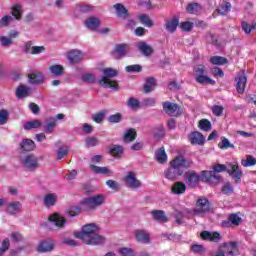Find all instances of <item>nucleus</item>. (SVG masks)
<instances>
[{
	"label": "nucleus",
	"instance_id": "nucleus-1",
	"mask_svg": "<svg viewBox=\"0 0 256 256\" xmlns=\"http://www.w3.org/2000/svg\"><path fill=\"white\" fill-rule=\"evenodd\" d=\"M99 227L95 224H86L82 227L81 232H75L76 239H81L86 245H103L105 238L97 234Z\"/></svg>",
	"mask_w": 256,
	"mask_h": 256
},
{
	"label": "nucleus",
	"instance_id": "nucleus-2",
	"mask_svg": "<svg viewBox=\"0 0 256 256\" xmlns=\"http://www.w3.org/2000/svg\"><path fill=\"white\" fill-rule=\"evenodd\" d=\"M213 171L214 172H204V179L207 182L213 181V179H219L215 175V173H221L223 171H227L229 175L235 179L236 183L241 182V175H243V172L239 170V165H237V162L229 163L227 166L223 164H217L213 166Z\"/></svg>",
	"mask_w": 256,
	"mask_h": 256
},
{
	"label": "nucleus",
	"instance_id": "nucleus-3",
	"mask_svg": "<svg viewBox=\"0 0 256 256\" xmlns=\"http://www.w3.org/2000/svg\"><path fill=\"white\" fill-rule=\"evenodd\" d=\"M103 77L98 81L101 87H106L107 89H113L114 91L119 90V83L117 80H111L113 77L119 75V71L113 68H106L103 70Z\"/></svg>",
	"mask_w": 256,
	"mask_h": 256
},
{
	"label": "nucleus",
	"instance_id": "nucleus-4",
	"mask_svg": "<svg viewBox=\"0 0 256 256\" xmlns=\"http://www.w3.org/2000/svg\"><path fill=\"white\" fill-rule=\"evenodd\" d=\"M23 15V6L21 4H15L12 6V16L5 15L0 19V27H9L13 21H21Z\"/></svg>",
	"mask_w": 256,
	"mask_h": 256
},
{
	"label": "nucleus",
	"instance_id": "nucleus-5",
	"mask_svg": "<svg viewBox=\"0 0 256 256\" xmlns=\"http://www.w3.org/2000/svg\"><path fill=\"white\" fill-rule=\"evenodd\" d=\"M103 203H105V196H103L102 194H98L82 199L80 205H82L85 211H95V209H97V207H100V205H103Z\"/></svg>",
	"mask_w": 256,
	"mask_h": 256
},
{
	"label": "nucleus",
	"instance_id": "nucleus-6",
	"mask_svg": "<svg viewBox=\"0 0 256 256\" xmlns=\"http://www.w3.org/2000/svg\"><path fill=\"white\" fill-rule=\"evenodd\" d=\"M194 77L200 85H215V80L207 76V70L201 64L194 67Z\"/></svg>",
	"mask_w": 256,
	"mask_h": 256
},
{
	"label": "nucleus",
	"instance_id": "nucleus-7",
	"mask_svg": "<svg viewBox=\"0 0 256 256\" xmlns=\"http://www.w3.org/2000/svg\"><path fill=\"white\" fill-rule=\"evenodd\" d=\"M211 209V204L207 198L200 197L196 202V207L190 212L191 215L196 217H205L206 213H209Z\"/></svg>",
	"mask_w": 256,
	"mask_h": 256
},
{
	"label": "nucleus",
	"instance_id": "nucleus-8",
	"mask_svg": "<svg viewBox=\"0 0 256 256\" xmlns=\"http://www.w3.org/2000/svg\"><path fill=\"white\" fill-rule=\"evenodd\" d=\"M235 249H237V242L224 243L217 250L211 252V256H233Z\"/></svg>",
	"mask_w": 256,
	"mask_h": 256
},
{
	"label": "nucleus",
	"instance_id": "nucleus-9",
	"mask_svg": "<svg viewBox=\"0 0 256 256\" xmlns=\"http://www.w3.org/2000/svg\"><path fill=\"white\" fill-rule=\"evenodd\" d=\"M163 110L165 113H167V115H170L171 117H181V115H183V108L173 102H164Z\"/></svg>",
	"mask_w": 256,
	"mask_h": 256
},
{
	"label": "nucleus",
	"instance_id": "nucleus-10",
	"mask_svg": "<svg viewBox=\"0 0 256 256\" xmlns=\"http://www.w3.org/2000/svg\"><path fill=\"white\" fill-rule=\"evenodd\" d=\"M170 165L172 168L176 169V171H183L181 167H183L184 169H189V167L193 165V162L188 161L183 156H178L170 162Z\"/></svg>",
	"mask_w": 256,
	"mask_h": 256
},
{
	"label": "nucleus",
	"instance_id": "nucleus-11",
	"mask_svg": "<svg viewBox=\"0 0 256 256\" xmlns=\"http://www.w3.org/2000/svg\"><path fill=\"white\" fill-rule=\"evenodd\" d=\"M22 165L28 171H35V169L39 168V159L33 154L27 155L23 159Z\"/></svg>",
	"mask_w": 256,
	"mask_h": 256
},
{
	"label": "nucleus",
	"instance_id": "nucleus-12",
	"mask_svg": "<svg viewBox=\"0 0 256 256\" xmlns=\"http://www.w3.org/2000/svg\"><path fill=\"white\" fill-rule=\"evenodd\" d=\"M137 243H142L143 245H149L151 243V234L145 229H136L133 232Z\"/></svg>",
	"mask_w": 256,
	"mask_h": 256
},
{
	"label": "nucleus",
	"instance_id": "nucleus-13",
	"mask_svg": "<svg viewBox=\"0 0 256 256\" xmlns=\"http://www.w3.org/2000/svg\"><path fill=\"white\" fill-rule=\"evenodd\" d=\"M129 53V44H117L111 51L113 59H123Z\"/></svg>",
	"mask_w": 256,
	"mask_h": 256
},
{
	"label": "nucleus",
	"instance_id": "nucleus-14",
	"mask_svg": "<svg viewBox=\"0 0 256 256\" xmlns=\"http://www.w3.org/2000/svg\"><path fill=\"white\" fill-rule=\"evenodd\" d=\"M113 9L115 10V15L118 19H122L123 21H127L131 17V13L125 5L122 3H116L113 5Z\"/></svg>",
	"mask_w": 256,
	"mask_h": 256
},
{
	"label": "nucleus",
	"instance_id": "nucleus-15",
	"mask_svg": "<svg viewBox=\"0 0 256 256\" xmlns=\"http://www.w3.org/2000/svg\"><path fill=\"white\" fill-rule=\"evenodd\" d=\"M236 91L238 93H245V87H247V74H245V70H241L236 78Z\"/></svg>",
	"mask_w": 256,
	"mask_h": 256
},
{
	"label": "nucleus",
	"instance_id": "nucleus-16",
	"mask_svg": "<svg viewBox=\"0 0 256 256\" xmlns=\"http://www.w3.org/2000/svg\"><path fill=\"white\" fill-rule=\"evenodd\" d=\"M124 183L126 187H129L130 189H139V187H141V181L137 179L135 173L131 171L124 177Z\"/></svg>",
	"mask_w": 256,
	"mask_h": 256
},
{
	"label": "nucleus",
	"instance_id": "nucleus-17",
	"mask_svg": "<svg viewBox=\"0 0 256 256\" xmlns=\"http://www.w3.org/2000/svg\"><path fill=\"white\" fill-rule=\"evenodd\" d=\"M184 179H186V183L189 187H195V185L199 183V174L193 170H190L185 172Z\"/></svg>",
	"mask_w": 256,
	"mask_h": 256
},
{
	"label": "nucleus",
	"instance_id": "nucleus-18",
	"mask_svg": "<svg viewBox=\"0 0 256 256\" xmlns=\"http://www.w3.org/2000/svg\"><path fill=\"white\" fill-rule=\"evenodd\" d=\"M200 237L204 241H210L212 243H219V240L221 239V234L219 232L203 231V232H201Z\"/></svg>",
	"mask_w": 256,
	"mask_h": 256
},
{
	"label": "nucleus",
	"instance_id": "nucleus-19",
	"mask_svg": "<svg viewBox=\"0 0 256 256\" xmlns=\"http://www.w3.org/2000/svg\"><path fill=\"white\" fill-rule=\"evenodd\" d=\"M188 139L191 145H203L205 143V136L201 132H191Z\"/></svg>",
	"mask_w": 256,
	"mask_h": 256
},
{
	"label": "nucleus",
	"instance_id": "nucleus-20",
	"mask_svg": "<svg viewBox=\"0 0 256 256\" xmlns=\"http://www.w3.org/2000/svg\"><path fill=\"white\" fill-rule=\"evenodd\" d=\"M22 207H23V204H21V202L14 201L6 205L5 211L8 213V215H17V213L21 211Z\"/></svg>",
	"mask_w": 256,
	"mask_h": 256
},
{
	"label": "nucleus",
	"instance_id": "nucleus-21",
	"mask_svg": "<svg viewBox=\"0 0 256 256\" xmlns=\"http://www.w3.org/2000/svg\"><path fill=\"white\" fill-rule=\"evenodd\" d=\"M156 87H157V79L153 77H148L145 79V83L143 85V93L149 94L152 91H155Z\"/></svg>",
	"mask_w": 256,
	"mask_h": 256
},
{
	"label": "nucleus",
	"instance_id": "nucleus-22",
	"mask_svg": "<svg viewBox=\"0 0 256 256\" xmlns=\"http://www.w3.org/2000/svg\"><path fill=\"white\" fill-rule=\"evenodd\" d=\"M29 83L32 85H41L43 81H45V76H43V73L39 71H34L31 74H28Z\"/></svg>",
	"mask_w": 256,
	"mask_h": 256
},
{
	"label": "nucleus",
	"instance_id": "nucleus-23",
	"mask_svg": "<svg viewBox=\"0 0 256 256\" xmlns=\"http://www.w3.org/2000/svg\"><path fill=\"white\" fill-rule=\"evenodd\" d=\"M53 249H55V243L51 240H44L37 247L38 253H47Z\"/></svg>",
	"mask_w": 256,
	"mask_h": 256
},
{
	"label": "nucleus",
	"instance_id": "nucleus-24",
	"mask_svg": "<svg viewBox=\"0 0 256 256\" xmlns=\"http://www.w3.org/2000/svg\"><path fill=\"white\" fill-rule=\"evenodd\" d=\"M137 49L140 51L142 55L145 57H149L150 55H153V48L151 46L147 45V43L141 41L136 44Z\"/></svg>",
	"mask_w": 256,
	"mask_h": 256
},
{
	"label": "nucleus",
	"instance_id": "nucleus-25",
	"mask_svg": "<svg viewBox=\"0 0 256 256\" xmlns=\"http://www.w3.org/2000/svg\"><path fill=\"white\" fill-rule=\"evenodd\" d=\"M124 151L125 149L121 145L113 144L109 147V155L115 159H119Z\"/></svg>",
	"mask_w": 256,
	"mask_h": 256
},
{
	"label": "nucleus",
	"instance_id": "nucleus-26",
	"mask_svg": "<svg viewBox=\"0 0 256 256\" xmlns=\"http://www.w3.org/2000/svg\"><path fill=\"white\" fill-rule=\"evenodd\" d=\"M101 25V20L98 17H89L85 21V27L90 31H95Z\"/></svg>",
	"mask_w": 256,
	"mask_h": 256
},
{
	"label": "nucleus",
	"instance_id": "nucleus-27",
	"mask_svg": "<svg viewBox=\"0 0 256 256\" xmlns=\"http://www.w3.org/2000/svg\"><path fill=\"white\" fill-rule=\"evenodd\" d=\"M35 142L31 139H24L20 143V149L24 152L34 151L35 150Z\"/></svg>",
	"mask_w": 256,
	"mask_h": 256
},
{
	"label": "nucleus",
	"instance_id": "nucleus-28",
	"mask_svg": "<svg viewBox=\"0 0 256 256\" xmlns=\"http://www.w3.org/2000/svg\"><path fill=\"white\" fill-rule=\"evenodd\" d=\"M67 57L70 63H79V61L83 59V53L78 50H71L70 52H68Z\"/></svg>",
	"mask_w": 256,
	"mask_h": 256
},
{
	"label": "nucleus",
	"instance_id": "nucleus-29",
	"mask_svg": "<svg viewBox=\"0 0 256 256\" xmlns=\"http://www.w3.org/2000/svg\"><path fill=\"white\" fill-rule=\"evenodd\" d=\"M123 139L124 143H133V141L137 139V131L135 130V128H129L128 130H126Z\"/></svg>",
	"mask_w": 256,
	"mask_h": 256
},
{
	"label": "nucleus",
	"instance_id": "nucleus-30",
	"mask_svg": "<svg viewBox=\"0 0 256 256\" xmlns=\"http://www.w3.org/2000/svg\"><path fill=\"white\" fill-rule=\"evenodd\" d=\"M30 93H31V88L25 85H20L16 89V97H18V99L29 97Z\"/></svg>",
	"mask_w": 256,
	"mask_h": 256
},
{
	"label": "nucleus",
	"instance_id": "nucleus-31",
	"mask_svg": "<svg viewBox=\"0 0 256 256\" xmlns=\"http://www.w3.org/2000/svg\"><path fill=\"white\" fill-rule=\"evenodd\" d=\"M18 35V33H12L10 34V37L1 36L0 45H2V47H11V45H13V39L17 38Z\"/></svg>",
	"mask_w": 256,
	"mask_h": 256
},
{
	"label": "nucleus",
	"instance_id": "nucleus-32",
	"mask_svg": "<svg viewBox=\"0 0 256 256\" xmlns=\"http://www.w3.org/2000/svg\"><path fill=\"white\" fill-rule=\"evenodd\" d=\"M48 219L52 223H55L56 227H63L67 223V220L57 213L50 215Z\"/></svg>",
	"mask_w": 256,
	"mask_h": 256
},
{
	"label": "nucleus",
	"instance_id": "nucleus-33",
	"mask_svg": "<svg viewBox=\"0 0 256 256\" xmlns=\"http://www.w3.org/2000/svg\"><path fill=\"white\" fill-rule=\"evenodd\" d=\"M181 175H183V170H177L175 168H170L165 173L166 179L170 181H175V179L181 177Z\"/></svg>",
	"mask_w": 256,
	"mask_h": 256
},
{
	"label": "nucleus",
	"instance_id": "nucleus-34",
	"mask_svg": "<svg viewBox=\"0 0 256 256\" xmlns=\"http://www.w3.org/2000/svg\"><path fill=\"white\" fill-rule=\"evenodd\" d=\"M177 27H179V19L177 17L166 21V29L170 33H174V31H177Z\"/></svg>",
	"mask_w": 256,
	"mask_h": 256
},
{
	"label": "nucleus",
	"instance_id": "nucleus-35",
	"mask_svg": "<svg viewBox=\"0 0 256 256\" xmlns=\"http://www.w3.org/2000/svg\"><path fill=\"white\" fill-rule=\"evenodd\" d=\"M49 71L55 77H61V75H63V73H65V68L63 67V65L54 64V65L49 66Z\"/></svg>",
	"mask_w": 256,
	"mask_h": 256
},
{
	"label": "nucleus",
	"instance_id": "nucleus-36",
	"mask_svg": "<svg viewBox=\"0 0 256 256\" xmlns=\"http://www.w3.org/2000/svg\"><path fill=\"white\" fill-rule=\"evenodd\" d=\"M185 191H187V185H185L183 182H176L172 187V192L175 195H183Z\"/></svg>",
	"mask_w": 256,
	"mask_h": 256
},
{
	"label": "nucleus",
	"instance_id": "nucleus-37",
	"mask_svg": "<svg viewBox=\"0 0 256 256\" xmlns=\"http://www.w3.org/2000/svg\"><path fill=\"white\" fill-rule=\"evenodd\" d=\"M90 169L97 175H111V170L107 167H99L95 166V164H90Z\"/></svg>",
	"mask_w": 256,
	"mask_h": 256
},
{
	"label": "nucleus",
	"instance_id": "nucleus-38",
	"mask_svg": "<svg viewBox=\"0 0 256 256\" xmlns=\"http://www.w3.org/2000/svg\"><path fill=\"white\" fill-rule=\"evenodd\" d=\"M202 9L201 4L193 2L188 4L186 11L190 13V15H197V13H199Z\"/></svg>",
	"mask_w": 256,
	"mask_h": 256
},
{
	"label": "nucleus",
	"instance_id": "nucleus-39",
	"mask_svg": "<svg viewBox=\"0 0 256 256\" xmlns=\"http://www.w3.org/2000/svg\"><path fill=\"white\" fill-rule=\"evenodd\" d=\"M217 11L220 15H227L231 11V4L227 1H222Z\"/></svg>",
	"mask_w": 256,
	"mask_h": 256
},
{
	"label": "nucleus",
	"instance_id": "nucleus-40",
	"mask_svg": "<svg viewBox=\"0 0 256 256\" xmlns=\"http://www.w3.org/2000/svg\"><path fill=\"white\" fill-rule=\"evenodd\" d=\"M57 203V195L55 194H47L44 197V205L46 207H53Z\"/></svg>",
	"mask_w": 256,
	"mask_h": 256
},
{
	"label": "nucleus",
	"instance_id": "nucleus-41",
	"mask_svg": "<svg viewBox=\"0 0 256 256\" xmlns=\"http://www.w3.org/2000/svg\"><path fill=\"white\" fill-rule=\"evenodd\" d=\"M43 124L40 122V120H34V121H28L24 124V129L26 131H31V129H39Z\"/></svg>",
	"mask_w": 256,
	"mask_h": 256
},
{
	"label": "nucleus",
	"instance_id": "nucleus-42",
	"mask_svg": "<svg viewBox=\"0 0 256 256\" xmlns=\"http://www.w3.org/2000/svg\"><path fill=\"white\" fill-rule=\"evenodd\" d=\"M138 19L144 27H153V20H151L149 15L141 14V15L138 16Z\"/></svg>",
	"mask_w": 256,
	"mask_h": 256
},
{
	"label": "nucleus",
	"instance_id": "nucleus-43",
	"mask_svg": "<svg viewBox=\"0 0 256 256\" xmlns=\"http://www.w3.org/2000/svg\"><path fill=\"white\" fill-rule=\"evenodd\" d=\"M241 165L243 167H253L256 165V158L251 155H247L245 159H242Z\"/></svg>",
	"mask_w": 256,
	"mask_h": 256
},
{
	"label": "nucleus",
	"instance_id": "nucleus-44",
	"mask_svg": "<svg viewBox=\"0 0 256 256\" xmlns=\"http://www.w3.org/2000/svg\"><path fill=\"white\" fill-rule=\"evenodd\" d=\"M141 71H143V66L139 64L128 65L125 67L126 73H141Z\"/></svg>",
	"mask_w": 256,
	"mask_h": 256
},
{
	"label": "nucleus",
	"instance_id": "nucleus-45",
	"mask_svg": "<svg viewBox=\"0 0 256 256\" xmlns=\"http://www.w3.org/2000/svg\"><path fill=\"white\" fill-rule=\"evenodd\" d=\"M127 106L135 111L141 107V103L139 102V99L130 97L127 101Z\"/></svg>",
	"mask_w": 256,
	"mask_h": 256
},
{
	"label": "nucleus",
	"instance_id": "nucleus-46",
	"mask_svg": "<svg viewBox=\"0 0 256 256\" xmlns=\"http://www.w3.org/2000/svg\"><path fill=\"white\" fill-rule=\"evenodd\" d=\"M9 247H11V242L9 238H5L1 243L0 256L5 255V253L9 251Z\"/></svg>",
	"mask_w": 256,
	"mask_h": 256
},
{
	"label": "nucleus",
	"instance_id": "nucleus-47",
	"mask_svg": "<svg viewBox=\"0 0 256 256\" xmlns=\"http://www.w3.org/2000/svg\"><path fill=\"white\" fill-rule=\"evenodd\" d=\"M198 127L201 131H211V121L208 119H202L199 121Z\"/></svg>",
	"mask_w": 256,
	"mask_h": 256
},
{
	"label": "nucleus",
	"instance_id": "nucleus-48",
	"mask_svg": "<svg viewBox=\"0 0 256 256\" xmlns=\"http://www.w3.org/2000/svg\"><path fill=\"white\" fill-rule=\"evenodd\" d=\"M227 61V58L221 56H213L210 58V63H212V65H225Z\"/></svg>",
	"mask_w": 256,
	"mask_h": 256
},
{
	"label": "nucleus",
	"instance_id": "nucleus-49",
	"mask_svg": "<svg viewBox=\"0 0 256 256\" xmlns=\"http://www.w3.org/2000/svg\"><path fill=\"white\" fill-rule=\"evenodd\" d=\"M219 147L221 149H235V145H233L229 139L222 137L221 142L219 143Z\"/></svg>",
	"mask_w": 256,
	"mask_h": 256
},
{
	"label": "nucleus",
	"instance_id": "nucleus-50",
	"mask_svg": "<svg viewBox=\"0 0 256 256\" xmlns=\"http://www.w3.org/2000/svg\"><path fill=\"white\" fill-rule=\"evenodd\" d=\"M228 221H230V223L232 225H235L237 227V226H239L241 221H243V219L241 218V216L239 214H230L228 217Z\"/></svg>",
	"mask_w": 256,
	"mask_h": 256
},
{
	"label": "nucleus",
	"instance_id": "nucleus-51",
	"mask_svg": "<svg viewBox=\"0 0 256 256\" xmlns=\"http://www.w3.org/2000/svg\"><path fill=\"white\" fill-rule=\"evenodd\" d=\"M7 121H9V111L6 109L0 110V125H7Z\"/></svg>",
	"mask_w": 256,
	"mask_h": 256
},
{
	"label": "nucleus",
	"instance_id": "nucleus-52",
	"mask_svg": "<svg viewBox=\"0 0 256 256\" xmlns=\"http://www.w3.org/2000/svg\"><path fill=\"white\" fill-rule=\"evenodd\" d=\"M55 127H57V122L55 121V119H53L52 121L48 122L46 124V126H44V131L48 135H51V133H53V130L55 129Z\"/></svg>",
	"mask_w": 256,
	"mask_h": 256
},
{
	"label": "nucleus",
	"instance_id": "nucleus-53",
	"mask_svg": "<svg viewBox=\"0 0 256 256\" xmlns=\"http://www.w3.org/2000/svg\"><path fill=\"white\" fill-rule=\"evenodd\" d=\"M109 123H121L123 121V114L122 113H116L114 115H110L108 117Z\"/></svg>",
	"mask_w": 256,
	"mask_h": 256
},
{
	"label": "nucleus",
	"instance_id": "nucleus-54",
	"mask_svg": "<svg viewBox=\"0 0 256 256\" xmlns=\"http://www.w3.org/2000/svg\"><path fill=\"white\" fill-rule=\"evenodd\" d=\"M11 240L13 241V243H21L25 241V237H23V234H21L20 232H12Z\"/></svg>",
	"mask_w": 256,
	"mask_h": 256
},
{
	"label": "nucleus",
	"instance_id": "nucleus-55",
	"mask_svg": "<svg viewBox=\"0 0 256 256\" xmlns=\"http://www.w3.org/2000/svg\"><path fill=\"white\" fill-rule=\"evenodd\" d=\"M242 30L246 33H251V31H256V24H249L247 22H242Z\"/></svg>",
	"mask_w": 256,
	"mask_h": 256
},
{
	"label": "nucleus",
	"instance_id": "nucleus-56",
	"mask_svg": "<svg viewBox=\"0 0 256 256\" xmlns=\"http://www.w3.org/2000/svg\"><path fill=\"white\" fill-rule=\"evenodd\" d=\"M67 153H69V148H67V146L60 147L57 150L58 161H61V159H63V157H65V155H67Z\"/></svg>",
	"mask_w": 256,
	"mask_h": 256
},
{
	"label": "nucleus",
	"instance_id": "nucleus-57",
	"mask_svg": "<svg viewBox=\"0 0 256 256\" xmlns=\"http://www.w3.org/2000/svg\"><path fill=\"white\" fill-rule=\"evenodd\" d=\"M223 109L224 108L221 105H214L212 106L211 111L216 117H221V115H223Z\"/></svg>",
	"mask_w": 256,
	"mask_h": 256
},
{
	"label": "nucleus",
	"instance_id": "nucleus-58",
	"mask_svg": "<svg viewBox=\"0 0 256 256\" xmlns=\"http://www.w3.org/2000/svg\"><path fill=\"white\" fill-rule=\"evenodd\" d=\"M193 23L190 21L181 22L179 24V27L182 29V31L189 32L191 29H193Z\"/></svg>",
	"mask_w": 256,
	"mask_h": 256
},
{
	"label": "nucleus",
	"instance_id": "nucleus-59",
	"mask_svg": "<svg viewBox=\"0 0 256 256\" xmlns=\"http://www.w3.org/2000/svg\"><path fill=\"white\" fill-rule=\"evenodd\" d=\"M222 193L224 195H231V193H233V186L231 185V183L226 182L224 184V186L222 187Z\"/></svg>",
	"mask_w": 256,
	"mask_h": 256
},
{
	"label": "nucleus",
	"instance_id": "nucleus-60",
	"mask_svg": "<svg viewBox=\"0 0 256 256\" xmlns=\"http://www.w3.org/2000/svg\"><path fill=\"white\" fill-rule=\"evenodd\" d=\"M86 145L87 147H97V145H99V140L95 137H88L86 138Z\"/></svg>",
	"mask_w": 256,
	"mask_h": 256
},
{
	"label": "nucleus",
	"instance_id": "nucleus-61",
	"mask_svg": "<svg viewBox=\"0 0 256 256\" xmlns=\"http://www.w3.org/2000/svg\"><path fill=\"white\" fill-rule=\"evenodd\" d=\"M79 213H81V208L78 206H72L68 210V215L70 217H77V215H79Z\"/></svg>",
	"mask_w": 256,
	"mask_h": 256
},
{
	"label": "nucleus",
	"instance_id": "nucleus-62",
	"mask_svg": "<svg viewBox=\"0 0 256 256\" xmlns=\"http://www.w3.org/2000/svg\"><path fill=\"white\" fill-rule=\"evenodd\" d=\"M82 81H84V83H95L96 79L93 74L87 73L82 75Z\"/></svg>",
	"mask_w": 256,
	"mask_h": 256
},
{
	"label": "nucleus",
	"instance_id": "nucleus-63",
	"mask_svg": "<svg viewBox=\"0 0 256 256\" xmlns=\"http://www.w3.org/2000/svg\"><path fill=\"white\" fill-rule=\"evenodd\" d=\"M106 185L112 189V191H119V183L115 180H107Z\"/></svg>",
	"mask_w": 256,
	"mask_h": 256
},
{
	"label": "nucleus",
	"instance_id": "nucleus-64",
	"mask_svg": "<svg viewBox=\"0 0 256 256\" xmlns=\"http://www.w3.org/2000/svg\"><path fill=\"white\" fill-rule=\"evenodd\" d=\"M119 253L123 256H135V251L131 248H121Z\"/></svg>",
	"mask_w": 256,
	"mask_h": 256
}]
</instances>
